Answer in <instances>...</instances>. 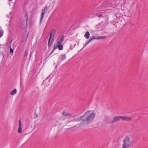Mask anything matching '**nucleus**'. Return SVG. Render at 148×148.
Instances as JSON below:
<instances>
[{
  "instance_id": "1",
  "label": "nucleus",
  "mask_w": 148,
  "mask_h": 148,
  "mask_svg": "<svg viewBox=\"0 0 148 148\" xmlns=\"http://www.w3.org/2000/svg\"><path fill=\"white\" fill-rule=\"evenodd\" d=\"M95 116V114L93 111L90 110L85 112L80 117L83 121L81 122V124L86 125L92 122Z\"/></svg>"
},
{
  "instance_id": "2",
  "label": "nucleus",
  "mask_w": 148,
  "mask_h": 148,
  "mask_svg": "<svg viewBox=\"0 0 148 148\" xmlns=\"http://www.w3.org/2000/svg\"><path fill=\"white\" fill-rule=\"evenodd\" d=\"M122 148H130L132 146L131 138L127 136L125 137L123 141Z\"/></svg>"
},
{
  "instance_id": "3",
  "label": "nucleus",
  "mask_w": 148,
  "mask_h": 148,
  "mask_svg": "<svg viewBox=\"0 0 148 148\" xmlns=\"http://www.w3.org/2000/svg\"><path fill=\"white\" fill-rule=\"evenodd\" d=\"M56 31L54 29H53L51 30V32L50 36L49 37V39L48 45H51V44H50V41L52 39V40H53L55 34H56Z\"/></svg>"
},
{
  "instance_id": "4",
  "label": "nucleus",
  "mask_w": 148,
  "mask_h": 148,
  "mask_svg": "<svg viewBox=\"0 0 148 148\" xmlns=\"http://www.w3.org/2000/svg\"><path fill=\"white\" fill-rule=\"evenodd\" d=\"M48 7L47 5H46L44 9L42 10V13L41 16V18L40 19V22H41L44 16L45 13L47 12V10Z\"/></svg>"
},
{
  "instance_id": "5",
  "label": "nucleus",
  "mask_w": 148,
  "mask_h": 148,
  "mask_svg": "<svg viewBox=\"0 0 148 148\" xmlns=\"http://www.w3.org/2000/svg\"><path fill=\"white\" fill-rule=\"evenodd\" d=\"M57 48H58L59 50H61L63 49V46L61 44H55L53 46V49L52 51H54Z\"/></svg>"
},
{
  "instance_id": "6",
  "label": "nucleus",
  "mask_w": 148,
  "mask_h": 148,
  "mask_svg": "<svg viewBox=\"0 0 148 148\" xmlns=\"http://www.w3.org/2000/svg\"><path fill=\"white\" fill-rule=\"evenodd\" d=\"M120 119H121V116H117L114 117L113 119L111 121V123H114Z\"/></svg>"
},
{
  "instance_id": "7",
  "label": "nucleus",
  "mask_w": 148,
  "mask_h": 148,
  "mask_svg": "<svg viewBox=\"0 0 148 148\" xmlns=\"http://www.w3.org/2000/svg\"><path fill=\"white\" fill-rule=\"evenodd\" d=\"M64 40V36H60L56 40L55 44H60Z\"/></svg>"
},
{
  "instance_id": "8",
  "label": "nucleus",
  "mask_w": 148,
  "mask_h": 148,
  "mask_svg": "<svg viewBox=\"0 0 148 148\" xmlns=\"http://www.w3.org/2000/svg\"><path fill=\"white\" fill-rule=\"evenodd\" d=\"M121 120L125 121H129L132 120V118L130 116H121Z\"/></svg>"
},
{
  "instance_id": "9",
  "label": "nucleus",
  "mask_w": 148,
  "mask_h": 148,
  "mask_svg": "<svg viewBox=\"0 0 148 148\" xmlns=\"http://www.w3.org/2000/svg\"><path fill=\"white\" fill-rule=\"evenodd\" d=\"M22 132L21 123L20 120L19 121L18 127V132L20 133Z\"/></svg>"
},
{
  "instance_id": "10",
  "label": "nucleus",
  "mask_w": 148,
  "mask_h": 148,
  "mask_svg": "<svg viewBox=\"0 0 148 148\" xmlns=\"http://www.w3.org/2000/svg\"><path fill=\"white\" fill-rule=\"evenodd\" d=\"M106 36H102L97 38H96L95 36H93L90 39V40H91V41L92 42V40L94 39L99 40L101 39H106Z\"/></svg>"
},
{
  "instance_id": "11",
  "label": "nucleus",
  "mask_w": 148,
  "mask_h": 148,
  "mask_svg": "<svg viewBox=\"0 0 148 148\" xmlns=\"http://www.w3.org/2000/svg\"><path fill=\"white\" fill-rule=\"evenodd\" d=\"M90 34L88 32H86L84 35V37L87 39H88L89 38Z\"/></svg>"
},
{
  "instance_id": "12",
  "label": "nucleus",
  "mask_w": 148,
  "mask_h": 148,
  "mask_svg": "<svg viewBox=\"0 0 148 148\" xmlns=\"http://www.w3.org/2000/svg\"><path fill=\"white\" fill-rule=\"evenodd\" d=\"M16 89H15L11 92H10V94L12 95H13L16 93Z\"/></svg>"
},
{
  "instance_id": "13",
  "label": "nucleus",
  "mask_w": 148,
  "mask_h": 148,
  "mask_svg": "<svg viewBox=\"0 0 148 148\" xmlns=\"http://www.w3.org/2000/svg\"><path fill=\"white\" fill-rule=\"evenodd\" d=\"M91 42V40H90H90L88 41L87 42H86V43L85 44V45L82 48V49L83 48L85 47L86 46H87L89 43Z\"/></svg>"
},
{
  "instance_id": "14",
  "label": "nucleus",
  "mask_w": 148,
  "mask_h": 148,
  "mask_svg": "<svg viewBox=\"0 0 148 148\" xmlns=\"http://www.w3.org/2000/svg\"><path fill=\"white\" fill-rule=\"evenodd\" d=\"M66 58V57L65 55H62L61 56V60H64Z\"/></svg>"
},
{
  "instance_id": "15",
  "label": "nucleus",
  "mask_w": 148,
  "mask_h": 148,
  "mask_svg": "<svg viewBox=\"0 0 148 148\" xmlns=\"http://www.w3.org/2000/svg\"><path fill=\"white\" fill-rule=\"evenodd\" d=\"M10 53H12V54L13 53L14 50H13V49H12L11 48L10 45Z\"/></svg>"
},
{
  "instance_id": "16",
  "label": "nucleus",
  "mask_w": 148,
  "mask_h": 148,
  "mask_svg": "<svg viewBox=\"0 0 148 148\" xmlns=\"http://www.w3.org/2000/svg\"><path fill=\"white\" fill-rule=\"evenodd\" d=\"M3 35V34H1V31L0 30V38Z\"/></svg>"
},
{
  "instance_id": "17",
  "label": "nucleus",
  "mask_w": 148,
  "mask_h": 148,
  "mask_svg": "<svg viewBox=\"0 0 148 148\" xmlns=\"http://www.w3.org/2000/svg\"><path fill=\"white\" fill-rule=\"evenodd\" d=\"M26 24H27V22H25V25H26Z\"/></svg>"
}]
</instances>
